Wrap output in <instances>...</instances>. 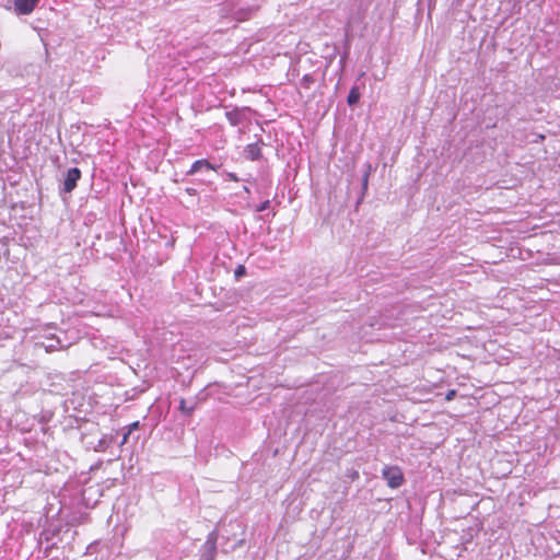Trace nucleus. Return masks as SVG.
Returning a JSON list of instances; mask_svg holds the SVG:
<instances>
[{
    "label": "nucleus",
    "instance_id": "obj_1",
    "mask_svg": "<svg viewBox=\"0 0 560 560\" xmlns=\"http://www.w3.org/2000/svg\"><path fill=\"white\" fill-rule=\"evenodd\" d=\"M382 475L392 489L399 488L405 482L402 470L398 466H385Z\"/></svg>",
    "mask_w": 560,
    "mask_h": 560
},
{
    "label": "nucleus",
    "instance_id": "obj_2",
    "mask_svg": "<svg viewBox=\"0 0 560 560\" xmlns=\"http://www.w3.org/2000/svg\"><path fill=\"white\" fill-rule=\"evenodd\" d=\"M81 178V171L78 167L69 168L66 178L63 182V190L66 192H71L78 184V180Z\"/></svg>",
    "mask_w": 560,
    "mask_h": 560
},
{
    "label": "nucleus",
    "instance_id": "obj_3",
    "mask_svg": "<svg viewBox=\"0 0 560 560\" xmlns=\"http://www.w3.org/2000/svg\"><path fill=\"white\" fill-rule=\"evenodd\" d=\"M40 0H14L15 11L20 14H31Z\"/></svg>",
    "mask_w": 560,
    "mask_h": 560
},
{
    "label": "nucleus",
    "instance_id": "obj_4",
    "mask_svg": "<svg viewBox=\"0 0 560 560\" xmlns=\"http://www.w3.org/2000/svg\"><path fill=\"white\" fill-rule=\"evenodd\" d=\"M202 168L212 170V171L215 170L214 166L208 160L202 159V160L195 161L192 163V165L190 166L189 171L187 172V174L194 175Z\"/></svg>",
    "mask_w": 560,
    "mask_h": 560
},
{
    "label": "nucleus",
    "instance_id": "obj_5",
    "mask_svg": "<svg viewBox=\"0 0 560 560\" xmlns=\"http://www.w3.org/2000/svg\"><path fill=\"white\" fill-rule=\"evenodd\" d=\"M246 156L250 161H256L261 158V147L259 143H250L246 147Z\"/></svg>",
    "mask_w": 560,
    "mask_h": 560
},
{
    "label": "nucleus",
    "instance_id": "obj_6",
    "mask_svg": "<svg viewBox=\"0 0 560 560\" xmlns=\"http://www.w3.org/2000/svg\"><path fill=\"white\" fill-rule=\"evenodd\" d=\"M178 409L183 416L191 417L196 409V405L194 404L188 406L186 399L180 398Z\"/></svg>",
    "mask_w": 560,
    "mask_h": 560
},
{
    "label": "nucleus",
    "instance_id": "obj_7",
    "mask_svg": "<svg viewBox=\"0 0 560 560\" xmlns=\"http://www.w3.org/2000/svg\"><path fill=\"white\" fill-rule=\"evenodd\" d=\"M360 96H361V93H360L359 88L352 86L349 92L348 98H347L348 104L350 106L358 104Z\"/></svg>",
    "mask_w": 560,
    "mask_h": 560
},
{
    "label": "nucleus",
    "instance_id": "obj_8",
    "mask_svg": "<svg viewBox=\"0 0 560 560\" xmlns=\"http://www.w3.org/2000/svg\"><path fill=\"white\" fill-rule=\"evenodd\" d=\"M314 82L315 78L312 74H304L302 78V86L305 89H310Z\"/></svg>",
    "mask_w": 560,
    "mask_h": 560
},
{
    "label": "nucleus",
    "instance_id": "obj_9",
    "mask_svg": "<svg viewBox=\"0 0 560 560\" xmlns=\"http://www.w3.org/2000/svg\"><path fill=\"white\" fill-rule=\"evenodd\" d=\"M456 394H457L456 389H450V390L446 393V395H445V400H446V401H451V400H453V399L455 398Z\"/></svg>",
    "mask_w": 560,
    "mask_h": 560
},
{
    "label": "nucleus",
    "instance_id": "obj_10",
    "mask_svg": "<svg viewBox=\"0 0 560 560\" xmlns=\"http://www.w3.org/2000/svg\"><path fill=\"white\" fill-rule=\"evenodd\" d=\"M245 271H246L245 267L241 265L236 268L235 276L238 278V277L245 275Z\"/></svg>",
    "mask_w": 560,
    "mask_h": 560
},
{
    "label": "nucleus",
    "instance_id": "obj_11",
    "mask_svg": "<svg viewBox=\"0 0 560 560\" xmlns=\"http://www.w3.org/2000/svg\"><path fill=\"white\" fill-rule=\"evenodd\" d=\"M269 200H266L265 202H262L258 208H257V211H264L266 210L268 207H269Z\"/></svg>",
    "mask_w": 560,
    "mask_h": 560
},
{
    "label": "nucleus",
    "instance_id": "obj_12",
    "mask_svg": "<svg viewBox=\"0 0 560 560\" xmlns=\"http://www.w3.org/2000/svg\"><path fill=\"white\" fill-rule=\"evenodd\" d=\"M138 425H139V422H138V421H136V422L131 423V424L128 427V430H127V431L131 433L133 430H136V429L138 428Z\"/></svg>",
    "mask_w": 560,
    "mask_h": 560
},
{
    "label": "nucleus",
    "instance_id": "obj_13",
    "mask_svg": "<svg viewBox=\"0 0 560 560\" xmlns=\"http://www.w3.org/2000/svg\"><path fill=\"white\" fill-rule=\"evenodd\" d=\"M368 179H369V174H365V176L363 178V188L364 189L368 187Z\"/></svg>",
    "mask_w": 560,
    "mask_h": 560
},
{
    "label": "nucleus",
    "instance_id": "obj_14",
    "mask_svg": "<svg viewBox=\"0 0 560 560\" xmlns=\"http://www.w3.org/2000/svg\"><path fill=\"white\" fill-rule=\"evenodd\" d=\"M229 177H230V179H231V180H233V182H237V180H238V178L236 177V175H235V174H233V173H230V174H229Z\"/></svg>",
    "mask_w": 560,
    "mask_h": 560
},
{
    "label": "nucleus",
    "instance_id": "obj_15",
    "mask_svg": "<svg viewBox=\"0 0 560 560\" xmlns=\"http://www.w3.org/2000/svg\"><path fill=\"white\" fill-rule=\"evenodd\" d=\"M129 434H130V432H128V431L124 434V438L121 441L122 444H125L127 442Z\"/></svg>",
    "mask_w": 560,
    "mask_h": 560
}]
</instances>
